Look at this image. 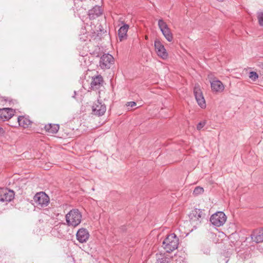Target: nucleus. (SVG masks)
I'll return each mask as SVG.
<instances>
[{
    "label": "nucleus",
    "instance_id": "f257e3e1",
    "mask_svg": "<svg viewBox=\"0 0 263 263\" xmlns=\"http://www.w3.org/2000/svg\"><path fill=\"white\" fill-rule=\"evenodd\" d=\"M65 218L68 226L76 227L81 222L82 216L79 210L74 209L66 215Z\"/></svg>",
    "mask_w": 263,
    "mask_h": 263
},
{
    "label": "nucleus",
    "instance_id": "0eeeda50",
    "mask_svg": "<svg viewBox=\"0 0 263 263\" xmlns=\"http://www.w3.org/2000/svg\"><path fill=\"white\" fill-rule=\"evenodd\" d=\"M114 63V57L109 53L104 54L100 60V66L102 69H108Z\"/></svg>",
    "mask_w": 263,
    "mask_h": 263
},
{
    "label": "nucleus",
    "instance_id": "9b49d317",
    "mask_svg": "<svg viewBox=\"0 0 263 263\" xmlns=\"http://www.w3.org/2000/svg\"><path fill=\"white\" fill-rule=\"evenodd\" d=\"M92 110L94 115L101 116L105 112L106 107L104 104H102L99 101H98L92 106Z\"/></svg>",
    "mask_w": 263,
    "mask_h": 263
},
{
    "label": "nucleus",
    "instance_id": "aec40b11",
    "mask_svg": "<svg viewBox=\"0 0 263 263\" xmlns=\"http://www.w3.org/2000/svg\"><path fill=\"white\" fill-rule=\"evenodd\" d=\"M252 238L256 243L262 242L263 241V233L262 231H260L256 235L254 234Z\"/></svg>",
    "mask_w": 263,
    "mask_h": 263
},
{
    "label": "nucleus",
    "instance_id": "1a4fd4ad",
    "mask_svg": "<svg viewBox=\"0 0 263 263\" xmlns=\"http://www.w3.org/2000/svg\"><path fill=\"white\" fill-rule=\"evenodd\" d=\"M14 197L13 191L9 190L7 189H2L0 190V201L10 202Z\"/></svg>",
    "mask_w": 263,
    "mask_h": 263
},
{
    "label": "nucleus",
    "instance_id": "39448f33",
    "mask_svg": "<svg viewBox=\"0 0 263 263\" xmlns=\"http://www.w3.org/2000/svg\"><path fill=\"white\" fill-rule=\"evenodd\" d=\"M36 206L43 208L46 206L49 202V197L44 192L37 193L33 197Z\"/></svg>",
    "mask_w": 263,
    "mask_h": 263
},
{
    "label": "nucleus",
    "instance_id": "bb28decb",
    "mask_svg": "<svg viewBox=\"0 0 263 263\" xmlns=\"http://www.w3.org/2000/svg\"><path fill=\"white\" fill-rule=\"evenodd\" d=\"M127 105L128 106H130L131 107H134L136 105V103L134 101L128 102L127 103Z\"/></svg>",
    "mask_w": 263,
    "mask_h": 263
},
{
    "label": "nucleus",
    "instance_id": "423d86ee",
    "mask_svg": "<svg viewBox=\"0 0 263 263\" xmlns=\"http://www.w3.org/2000/svg\"><path fill=\"white\" fill-rule=\"evenodd\" d=\"M158 25L165 38L167 41L171 42L173 39V34L167 24L162 19H160Z\"/></svg>",
    "mask_w": 263,
    "mask_h": 263
},
{
    "label": "nucleus",
    "instance_id": "a211bd4d",
    "mask_svg": "<svg viewBox=\"0 0 263 263\" xmlns=\"http://www.w3.org/2000/svg\"><path fill=\"white\" fill-rule=\"evenodd\" d=\"M102 10L100 6H96L89 11V16L90 18H95L102 14Z\"/></svg>",
    "mask_w": 263,
    "mask_h": 263
},
{
    "label": "nucleus",
    "instance_id": "a878e982",
    "mask_svg": "<svg viewBox=\"0 0 263 263\" xmlns=\"http://www.w3.org/2000/svg\"><path fill=\"white\" fill-rule=\"evenodd\" d=\"M205 123H206V122L204 121L199 122L197 125V129L198 130H200L204 126V125H205Z\"/></svg>",
    "mask_w": 263,
    "mask_h": 263
},
{
    "label": "nucleus",
    "instance_id": "6ab92c4d",
    "mask_svg": "<svg viewBox=\"0 0 263 263\" xmlns=\"http://www.w3.org/2000/svg\"><path fill=\"white\" fill-rule=\"evenodd\" d=\"M45 129L49 133L55 134L59 129V125L58 124H48L45 126Z\"/></svg>",
    "mask_w": 263,
    "mask_h": 263
},
{
    "label": "nucleus",
    "instance_id": "5701e85b",
    "mask_svg": "<svg viewBox=\"0 0 263 263\" xmlns=\"http://www.w3.org/2000/svg\"><path fill=\"white\" fill-rule=\"evenodd\" d=\"M258 77V74L256 72L251 71L249 73V78L253 81L256 80Z\"/></svg>",
    "mask_w": 263,
    "mask_h": 263
},
{
    "label": "nucleus",
    "instance_id": "f03ea898",
    "mask_svg": "<svg viewBox=\"0 0 263 263\" xmlns=\"http://www.w3.org/2000/svg\"><path fill=\"white\" fill-rule=\"evenodd\" d=\"M179 239L174 234H171L165 238L162 242V247L168 253L173 252L178 248Z\"/></svg>",
    "mask_w": 263,
    "mask_h": 263
},
{
    "label": "nucleus",
    "instance_id": "6e6552de",
    "mask_svg": "<svg viewBox=\"0 0 263 263\" xmlns=\"http://www.w3.org/2000/svg\"><path fill=\"white\" fill-rule=\"evenodd\" d=\"M194 93L198 104L202 108H205L206 107L205 101L199 85H195L194 88Z\"/></svg>",
    "mask_w": 263,
    "mask_h": 263
},
{
    "label": "nucleus",
    "instance_id": "412c9836",
    "mask_svg": "<svg viewBox=\"0 0 263 263\" xmlns=\"http://www.w3.org/2000/svg\"><path fill=\"white\" fill-rule=\"evenodd\" d=\"M204 190L203 187L200 186H197L195 188L194 190L193 191V194L195 196H197L202 194Z\"/></svg>",
    "mask_w": 263,
    "mask_h": 263
},
{
    "label": "nucleus",
    "instance_id": "20e7f679",
    "mask_svg": "<svg viewBox=\"0 0 263 263\" xmlns=\"http://www.w3.org/2000/svg\"><path fill=\"white\" fill-rule=\"evenodd\" d=\"M211 223L217 227L222 226L227 220V216L223 212H217L210 217Z\"/></svg>",
    "mask_w": 263,
    "mask_h": 263
},
{
    "label": "nucleus",
    "instance_id": "393cba45",
    "mask_svg": "<svg viewBox=\"0 0 263 263\" xmlns=\"http://www.w3.org/2000/svg\"><path fill=\"white\" fill-rule=\"evenodd\" d=\"M7 101V98L0 96V105H5Z\"/></svg>",
    "mask_w": 263,
    "mask_h": 263
},
{
    "label": "nucleus",
    "instance_id": "cd10ccee",
    "mask_svg": "<svg viewBox=\"0 0 263 263\" xmlns=\"http://www.w3.org/2000/svg\"><path fill=\"white\" fill-rule=\"evenodd\" d=\"M4 133H5L4 129L2 127H0V135H3L4 134Z\"/></svg>",
    "mask_w": 263,
    "mask_h": 263
},
{
    "label": "nucleus",
    "instance_id": "b1692460",
    "mask_svg": "<svg viewBox=\"0 0 263 263\" xmlns=\"http://www.w3.org/2000/svg\"><path fill=\"white\" fill-rule=\"evenodd\" d=\"M169 261L170 258L166 257L158 258L157 260V263H169Z\"/></svg>",
    "mask_w": 263,
    "mask_h": 263
},
{
    "label": "nucleus",
    "instance_id": "c85d7f7f",
    "mask_svg": "<svg viewBox=\"0 0 263 263\" xmlns=\"http://www.w3.org/2000/svg\"><path fill=\"white\" fill-rule=\"evenodd\" d=\"M261 231H262V233H263V229H262Z\"/></svg>",
    "mask_w": 263,
    "mask_h": 263
},
{
    "label": "nucleus",
    "instance_id": "4468645a",
    "mask_svg": "<svg viewBox=\"0 0 263 263\" xmlns=\"http://www.w3.org/2000/svg\"><path fill=\"white\" fill-rule=\"evenodd\" d=\"M103 82V78L101 76H97L92 78L90 83L91 88L93 90L98 89L102 85Z\"/></svg>",
    "mask_w": 263,
    "mask_h": 263
},
{
    "label": "nucleus",
    "instance_id": "dca6fc26",
    "mask_svg": "<svg viewBox=\"0 0 263 263\" xmlns=\"http://www.w3.org/2000/svg\"><path fill=\"white\" fill-rule=\"evenodd\" d=\"M129 28V26L127 24H124L118 30V36L120 41L126 38L127 32Z\"/></svg>",
    "mask_w": 263,
    "mask_h": 263
},
{
    "label": "nucleus",
    "instance_id": "7ed1b4c3",
    "mask_svg": "<svg viewBox=\"0 0 263 263\" xmlns=\"http://www.w3.org/2000/svg\"><path fill=\"white\" fill-rule=\"evenodd\" d=\"M189 216L191 223L193 225L194 227H196L204 218L205 214L204 213V210L194 209L190 213Z\"/></svg>",
    "mask_w": 263,
    "mask_h": 263
},
{
    "label": "nucleus",
    "instance_id": "ddd939ff",
    "mask_svg": "<svg viewBox=\"0 0 263 263\" xmlns=\"http://www.w3.org/2000/svg\"><path fill=\"white\" fill-rule=\"evenodd\" d=\"M154 45L157 55L163 59H166L168 57V54L164 46L158 40L155 41Z\"/></svg>",
    "mask_w": 263,
    "mask_h": 263
},
{
    "label": "nucleus",
    "instance_id": "4be33fe9",
    "mask_svg": "<svg viewBox=\"0 0 263 263\" xmlns=\"http://www.w3.org/2000/svg\"><path fill=\"white\" fill-rule=\"evenodd\" d=\"M257 18L260 26H263V12L257 13Z\"/></svg>",
    "mask_w": 263,
    "mask_h": 263
},
{
    "label": "nucleus",
    "instance_id": "f8f14e48",
    "mask_svg": "<svg viewBox=\"0 0 263 263\" xmlns=\"http://www.w3.org/2000/svg\"><path fill=\"white\" fill-rule=\"evenodd\" d=\"M89 233L85 228H81L78 230L76 234L77 239L80 243L86 242L89 238Z\"/></svg>",
    "mask_w": 263,
    "mask_h": 263
},
{
    "label": "nucleus",
    "instance_id": "2eb2a0df",
    "mask_svg": "<svg viewBox=\"0 0 263 263\" xmlns=\"http://www.w3.org/2000/svg\"><path fill=\"white\" fill-rule=\"evenodd\" d=\"M212 90L216 92H221L224 89V86L219 80H213L211 82Z\"/></svg>",
    "mask_w": 263,
    "mask_h": 263
},
{
    "label": "nucleus",
    "instance_id": "9d476101",
    "mask_svg": "<svg viewBox=\"0 0 263 263\" xmlns=\"http://www.w3.org/2000/svg\"><path fill=\"white\" fill-rule=\"evenodd\" d=\"M15 112V110L9 107L0 109V120H8L14 115Z\"/></svg>",
    "mask_w": 263,
    "mask_h": 263
},
{
    "label": "nucleus",
    "instance_id": "f3484780",
    "mask_svg": "<svg viewBox=\"0 0 263 263\" xmlns=\"http://www.w3.org/2000/svg\"><path fill=\"white\" fill-rule=\"evenodd\" d=\"M17 122L20 126L24 128L28 127L31 123L29 118L25 116H19L17 118Z\"/></svg>",
    "mask_w": 263,
    "mask_h": 263
}]
</instances>
